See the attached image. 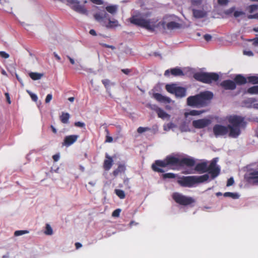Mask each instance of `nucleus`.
Returning a JSON list of instances; mask_svg holds the SVG:
<instances>
[{"label": "nucleus", "mask_w": 258, "mask_h": 258, "mask_svg": "<svg viewBox=\"0 0 258 258\" xmlns=\"http://www.w3.org/2000/svg\"><path fill=\"white\" fill-rule=\"evenodd\" d=\"M196 161L191 158H183L179 159L173 156H167L164 160H156L152 165L153 171L158 173H163L165 170L163 168L168 167L173 169V167L185 165L187 167H192L195 165Z\"/></svg>", "instance_id": "nucleus-1"}, {"label": "nucleus", "mask_w": 258, "mask_h": 258, "mask_svg": "<svg viewBox=\"0 0 258 258\" xmlns=\"http://www.w3.org/2000/svg\"><path fill=\"white\" fill-rule=\"evenodd\" d=\"M158 20L155 18L146 20L138 15L133 16L130 18L131 23L136 25L144 28L150 32L155 31V29L160 26L164 29L167 28L168 30H173L179 28L181 25L174 21H171L166 24L165 21L158 22Z\"/></svg>", "instance_id": "nucleus-2"}, {"label": "nucleus", "mask_w": 258, "mask_h": 258, "mask_svg": "<svg viewBox=\"0 0 258 258\" xmlns=\"http://www.w3.org/2000/svg\"><path fill=\"white\" fill-rule=\"evenodd\" d=\"M213 94L210 91L201 92L195 96L187 98V105L189 106L202 107L208 105L209 101L213 98Z\"/></svg>", "instance_id": "nucleus-3"}, {"label": "nucleus", "mask_w": 258, "mask_h": 258, "mask_svg": "<svg viewBox=\"0 0 258 258\" xmlns=\"http://www.w3.org/2000/svg\"><path fill=\"white\" fill-rule=\"evenodd\" d=\"M217 161L214 159L208 166L206 162H203L197 164L195 167V170L199 173H204L208 172L211 174L212 179L217 177L220 173V168L217 165Z\"/></svg>", "instance_id": "nucleus-4"}, {"label": "nucleus", "mask_w": 258, "mask_h": 258, "mask_svg": "<svg viewBox=\"0 0 258 258\" xmlns=\"http://www.w3.org/2000/svg\"><path fill=\"white\" fill-rule=\"evenodd\" d=\"M228 121L230 124L228 125L230 127L229 137L237 138L241 133L240 127L246 125L244 118L236 115H230L228 117Z\"/></svg>", "instance_id": "nucleus-5"}, {"label": "nucleus", "mask_w": 258, "mask_h": 258, "mask_svg": "<svg viewBox=\"0 0 258 258\" xmlns=\"http://www.w3.org/2000/svg\"><path fill=\"white\" fill-rule=\"evenodd\" d=\"M193 77L197 81L208 84L216 82L219 79V75L216 73L197 72Z\"/></svg>", "instance_id": "nucleus-6"}, {"label": "nucleus", "mask_w": 258, "mask_h": 258, "mask_svg": "<svg viewBox=\"0 0 258 258\" xmlns=\"http://www.w3.org/2000/svg\"><path fill=\"white\" fill-rule=\"evenodd\" d=\"M98 22L107 28H112L118 26V21H111L109 15L104 10H100L98 12Z\"/></svg>", "instance_id": "nucleus-7"}, {"label": "nucleus", "mask_w": 258, "mask_h": 258, "mask_svg": "<svg viewBox=\"0 0 258 258\" xmlns=\"http://www.w3.org/2000/svg\"><path fill=\"white\" fill-rule=\"evenodd\" d=\"M172 198L175 203L184 206H191L196 202L193 198L186 196L177 192L173 193Z\"/></svg>", "instance_id": "nucleus-8"}, {"label": "nucleus", "mask_w": 258, "mask_h": 258, "mask_svg": "<svg viewBox=\"0 0 258 258\" xmlns=\"http://www.w3.org/2000/svg\"><path fill=\"white\" fill-rule=\"evenodd\" d=\"M165 89L167 92L174 94L177 97L182 98L186 95V89L177 86L175 84H167Z\"/></svg>", "instance_id": "nucleus-9"}, {"label": "nucleus", "mask_w": 258, "mask_h": 258, "mask_svg": "<svg viewBox=\"0 0 258 258\" xmlns=\"http://www.w3.org/2000/svg\"><path fill=\"white\" fill-rule=\"evenodd\" d=\"M213 132L216 137H226L229 136L230 127L228 125L225 126L222 124H215L213 128Z\"/></svg>", "instance_id": "nucleus-10"}, {"label": "nucleus", "mask_w": 258, "mask_h": 258, "mask_svg": "<svg viewBox=\"0 0 258 258\" xmlns=\"http://www.w3.org/2000/svg\"><path fill=\"white\" fill-rule=\"evenodd\" d=\"M177 182L182 187H191L195 185L193 175L179 177Z\"/></svg>", "instance_id": "nucleus-11"}, {"label": "nucleus", "mask_w": 258, "mask_h": 258, "mask_svg": "<svg viewBox=\"0 0 258 258\" xmlns=\"http://www.w3.org/2000/svg\"><path fill=\"white\" fill-rule=\"evenodd\" d=\"M212 122V120L208 118H202L194 120L192 122L193 126L196 128H203Z\"/></svg>", "instance_id": "nucleus-12"}, {"label": "nucleus", "mask_w": 258, "mask_h": 258, "mask_svg": "<svg viewBox=\"0 0 258 258\" xmlns=\"http://www.w3.org/2000/svg\"><path fill=\"white\" fill-rule=\"evenodd\" d=\"M220 86L225 90H234L236 88V85L234 81L226 80L222 81Z\"/></svg>", "instance_id": "nucleus-13"}, {"label": "nucleus", "mask_w": 258, "mask_h": 258, "mask_svg": "<svg viewBox=\"0 0 258 258\" xmlns=\"http://www.w3.org/2000/svg\"><path fill=\"white\" fill-rule=\"evenodd\" d=\"M79 136L76 135L66 136L64 139L62 145L69 147L73 144L77 140Z\"/></svg>", "instance_id": "nucleus-14"}, {"label": "nucleus", "mask_w": 258, "mask_h": 258, "mask_svg": "<svg viewBox=\"0 0 258 258\" xmlns=\"http://www.w3.org/2000/svg\"><path fill=\"white\" fill-rule=\"evenodd\" d=\"M102 8V10H104L106 12L107 11L110 14L114 15L117 12L118 6L117 5H108L106 4H105ZM100 10H102L98 8V12Z\"/></svg>", "instance_id": "nucleus-15"}, {"label": "nucleus", "mask_w": 258, "mask_h": 258, "mask_svg": "<svg viewBox=\"0 0 258 258\" xmlns=\"http://www.w3.org/2000/svg\"><path fill=\"white\" fill-rule=\"evenodd\" d=\"M210 176L208 174H205L201 176L193 175L194 184L205 182L208 180Z\"/></svg>", "instance_id": "nucleus-16"}, {"label": "nucleus", "mask_w": 258, "mask_h": 258, "mask_svg": "<svg viewBox=\"0 0 258 258\" xmlns=\"http://www.w3.org/2000/svg\"><path fill=\"white\" fill-rule=\"evenodd\" d=\"M171 73V75L174 76H183L184 73L183 71L178 68H175L170 70H167L165 71L164 75L167 76H168L169 73Z\"/></svg>", "instance_id": "nucleus-17"}, {"label": "nucleus", "mask_w": 258, "mask_h": 258, "mask_svg": "<svg viewBox=\"0 0 258 258\" xmlns=\"http://www.w3.org/2000/svg\"><path fill=\"white\" fill-rule=\"evenodd\" d=\"M153 97L158 101L163 103H169L171 102V99L168 97L164 96L161 94L158 93H154Z\"/></svg>", "instance_id": "nucleus-18"}, {"label": "nucleus", "mask_w": 258, "mask_h": 258, "mask_svg": "<svg viewBox=\"0 0 258 258\" xmlns=\"http://www.w3.org/2000/svg\"><path fill=\"white\" fill-rule=\"evenodd\" d=\"M247 181L253 184L258 183V171L255 170L249 173Z\"/></svg>", "instance_id": "nucleus-19"}, {"label": "nucleus", "mask_w": 258, "mask_h": 258, "mask_svg": "<svg viewBox=\"0 0 258 258\" xmlns=\"http://www.w3.org/2000/svg\"><path fill=\"white\" fill-rule=\"evenodd\" d=\"M233 81L235 83V84L238 85H244L247 83L246 78L240 74L237 75L234 78Z\"/></svg>", "instance_id": "nucleus-20"}, {"label": "nucleus", "mask_w": 258, "mask_h": 258, "mask_svg": "<svg viewBox=\"0 0 258 258\" xmlns=\"http://www.w3.org/2000/svg\"><path fill=\"white\" fill-rule=\"evenodd\" d=\"M194 17L197 19L203 18L206 16L207 12L203 10H192Z\"/></svg>", "instance_id": "nucleus-21"}, {"label": "nucleus", "mask_w": 258, "mask_h": 258, "mask_svg": "<svg viewBox=\"0 0 258 258\" xmlns=\"http://www.w3.org/2000/svg\"><path fill=\"white\" fill-rule=\"evenodd\" d=\"M155 111L157 113L158 117L160 118L165 119L169 117V114H168L164 110L159 107H157Z\"/></svg>", "instance_id": "nucleus-22"}, {"label": "nucleus", "mask_w": 258, "mask_h": 258, "mask_svg": "<svg viewBox=\"0 0 258 258\" xmlns=\"http://www.w3.org/2000/svg\"><path fill=\"white\" fill-rule=\"evenodd\" d=\"M126 170V167L124 164H119L117 169L114 170L113 172V175L116 176L119 173L124 172Z\"/></svg>", "instance_id": "nucleus-23"}, {"label": "nucleus", "mask_w": 258, "mask_h": 258, "mask_svg": "<svg viewBox=\"0 0 258 258\" xmlns=\"http://www.w3.org/2000/svg\"><path fill=\"white\" fill-rule=\"evenodd\" d=\"M204 112H205V110H191L189 112H185L184 115L185 117H187L188 115L196 116L200 115Z\"/></svg>", "instance_id": "nucleus-24"}, {"label": "nucleus", "mask_w": 258, "mask_h": 258, "mask_svg": "<svg viewBox=\"0 0 258 258\" xmlns=\"http://www.w3.org/2000/svg\"><path fill=\"white\" fill-rule=\"evenodd\" d=\"M29 76L33 80H38L43 77V74L31 72L29 74Z\"/></svg>", "instance_id": "nucleus-25"}, {"label": "nucleus", "mask_w": 258, "mask_h": 258, "mask_svg": "<svg viewBox=\"0 0 258 258\" xmlns=\"http://www.w3.org/2000/svg\"><path fill=\"white\" fill-rule=\"evenodd\" d=\"M113 160L111 157H109L108 159L105 160L104 162V168L106 170H109L112 165Z\"/></svg>", "instance_id": "nucleus-26"}, {"label": "nucleus", "mask_w": 258, "mask_h": 258, "mask_svg": "<svg viewBox=\"0 0 258 258\" xmlns=\"http://www.w3.org/2000/svg\"><path fill=\"white\" fill-rule=\"evenodd\" d=\"M70 118V114L68 113H62L60 116L61 121L63 123H67Z\"/></svg>", "instance_id": "nucleus-27"}, {"label": "nucleus", "mask_w": 258, "mask_h": 258, "mask_svg": "<svg viewBox=\"0 0 258 258\" xmlns=\"http://www.w3.org/2000/svg\"><path fill=\"white\" fill-rule=\"evenodd\" d=\"M85 71H86L88 74V77L89 79L90 80V83L92 87L93 86V79L91 78V77L92 75L95 76V73L94 71H92V70L91 69H84Z\"/></svg>", "instance_id": "nucleus-28"}, {"label": "nucleus", "mask_w": 258, "mask_h": 258, "mask_svg": "<svg viewBox=\"0 0 258 258\" xmlns=\"http://www.w3.org/2000/svg\"><path fill=\"white\" fill-rule=\"evenodd\" d=\"M45 235H52L53 233V230L51 226L49 224H46L45 225V229L44 231Z\"/></svg>", "instance_id": "nucleus-29"}, {"label": "nucleus", "mask_w": 258, "mask_h": 258, "mask_svg": "<svg viewBox=\"0 0 258 258\" xmlns=\"http://www.w3.org/2000/svg\"><path fill=\"white\" fill-rule=\"evenodd\" d=\"M114 192L120 199H123L125 197L124 191L121 189H116Z\"/></svg>", "instance_id": "nucleus-30"}, {"label": "nucleus", "mask_w": 258, "mask_h": 258, "mask_svg": "<svg viewBox=\"0 0 258 258\" xmlns=\"http://www.w3.org/2000/svg\"><path fill=\"white\" fill-rule=\"evenodd\" d=\"M247 92L250 94H258V86H254L249 88Z\"/></svg>", "instance_id": "nucleus-31"}, {"label": "nucleus", "mask_w": 258, "mask_h": 258, "mask_svg": "<svg viewBox=\"0 0 258 258\" xmlns=\"http://www.w3.org/2000/svg\"><path fill=\"white\" fill-rule=\"evenodd\" d=\"M224 196L225 197H230L233 199H236L239 198V195L237 193H233L231 192H226L224 194Z\"/></svg>", "instance_id": "nucleus-32"}, {"label": "nucleus", "mask_w": 258, "mask_h": 258, "mask_svg": "<svg viewBox=\"0 0 258 258\" xmlns=\"http://www.w3.org/2000/svg\"><path fill=\"white\" fill-rule=\"evenodd\" d=\"M248 82L253 84H258V75L249 76L247 78Z\"/></svg>", "instance_id": "nucleus-33"}, {"label": "nucleus", "mask_w": 258, "mask_h": 258, "mask_svg": "<svg viewBox=\"0 0 258 258\" xmlns=\"http://www.w3.org/2000/svg\"><path fill=\"white\" fill-rule=\"evenodd\" d=\"M102 82L105 87L108 90L109 88V87L111 85H114V83H111L109 80L108 79H104L102 81Z\"/></svg>", "instance_id": "nucleus-34"}, {"label": "nucleus", "mask_w": 258, "mask_h": 258, "mask_svg": "<svg viewBox=\"0 0 258 258\" xmlns=\"http://www.w3.org/2000/svg\"><path fill=\"white\" fill-rule=\"evenodd\" d=\"M105 132L106 133L105 142L106 143H111L113 141V138L110 136L109 131L107 128H105Z\"/></svg>", "instance_id": "nucleus-35"}, {"label": "nucleus", "mask_w": 258, "mask_h": 258, "mask_svg": "<svg viewBox=\"0 0 258 258\" xmlns=\"http://www.w3.org/2000/svg\"><path fill=\"white\" fill-rule=\"evenodd\" d=\"M248 10L249 13H252L254 11L258 10V5H251L249 6Z\"/></svg>", "instance_id": "nucleus-36"}, {"label": "nucleus", "mask_w": 258, "mask_h": 258, "mask_svg": "<svg viewBox=\"0 0 258 258\" xmlns=\"http://www.w3.org/2000/svg\"><path fill=\"white\" fill-rule=\"evenodd\" d=\"M151 130V128L149 127H142L140 126L137 129V132L139 134H142L145 132L149 131Z\"/></svg>", "instance_id": "nucleus-37"}, {"label": "nucleus", "mask_w": 258, "mask_h": 258, "mask_svg": "<svg viewBox=\"0 0 258 258\" xmlns=\"http://www.w3.org/2000/svg\"><path fill=\"white\" fill-rule=\"evenodd\" d=\"M164 179L166 178H174L176 177V174L173 173H167L162 175Z\"/></svg>", "instance_id": "nucleus-38"}, {"label": "nucleus", "mask_w": 258, "mask_h": 258, "mask_svg": "<svg viewBox=\"0 0 258 258\" xmlns=\"http://www.w3.org/2000/svg\"><path fill=\"white\" fill-rule=\"evenodd\" d=\"M95 185V182H89L87 185H86L87 189L90 192L92 191H94L95 190L92 189L93 187H94Z\"/></svg>", "instance_id": "nucleus-39"}, {"label": "nucleus", "mask_w": 258, "mask_h": 258, "mask_svg": "<svg viewBox=\"0 0 258 258\" xmlns=\"http://www.w3.org/2000/svg\"><path fill=\"white\" fill-rule=\"evenodd\" d=\"M29 232L27 230H17L15 232L14 235L16 236L22 235L28 233Z\"/></svg>", "instance_id": "nucleus-40"}, {"label": "nucleus", "mask_w": 258, "mask_h": 258, "mask_svg": "<svg viewBox=\"0 0 258 258\" xmlns=\"http://www.w3.org/2000/svg\"><path fill=\"white\" fill-rule=\"evenodd\" d=\"M27 92L30 96V97L33 101L36 102L37 100L38 97H37V96L35 94L32 93L29 90H27Z\"/></svg>", "instance_id": "nucleus-41"}, {"label": "nucleus", "mask_w": 258, "mask_h": 258, "mask_svg": "<svg viewBox=\"0 0 258 258\" xmlns=\"http://www.w3.org/2000/svg\"><path fill=\"white\" fill-rule=\"evenodd\" d=\"M235 9V8L234 7H231L230 9L226 10L224 12V14L227 15H230L231 14H232L233 12H234Z\"/></svg>", "instance_id": "nucleus-42"}, {"label": "nucleus", "mask_w": 258, "mask_h": 258, "mask_svg": "<svg viewBox=\"0 0 258 258\" xmlns=\"http://www.w3.org/2000/svg\"><path fill=\"white\" fill-rule=\"evenodd\" d=\"M121 210L119 209H116L112 213V216L114 217H118L119 216Z\"/></svg>", "instance_id": "nucleus-43"}, {"label": "nucleus", "mask_w": 258, "mask_h": 258, "mask_svg": "<svg viewBox=\"0 0 258 258\" xmlns=\"http://www.w3.org/2000/svg\"><path fill=\"white\" fill-rule=\"evenodd\" d=\"M244 14H245V13L242 11H235L234 12L233 15H234V17L237 18L241 16L244 15Z\"/></svg>", "instance_id": "nucleus-44"}, {"label": "nucleus", "mask_w": 258, "mask_h": 258, "mask_svg": "<svg viewBox=\"0 0 258 258\" xmlns=\"http://www.w3.org/2000/svg\"><path fill=\"white\" fill-rule=\"evenodd\" d=\"M75 125L77 127L83 128L85 126V124L83 122L78 121L75 123Z\"/></svg>", "instance_id": "nucleus-45"}, {"label": "nucleus", "mask_w": 258, "mask_h": 258, "mask_svg": "<svg viewBox=\"0 0 258 258\" xmlns=\"http://www.w3.org/2000/svg\"><path fill=\"white\" fill-rule=\"evenodd\" d=\"M0 56L2 57L5 58H8L10 56V55L8 53L6 52L5 51H0Z\"/></svg>", "instance_id": "nucleus-46"}, {"label": "nucleus", "mask_w": 258, "mask_h": 258, "mask_svg": "<svg viewBox=\"0 0 258 258\" xmlns=\"http://www.w3.org/2000/svg\"><path fill=\"white\" fill-rule=\"evenodd\" d=\"M234 182V179L232 177H230V178H229L227 180V186H231L233 184Z\"/></svg>", "instance_id": "nucleus-47"}, {"label": "nucleus", "mask_w": 258, "mask_h": 258, "mask_svg": "<svg viewBox=\"0 0 258 258\" xmlns=\"http://www.w3.org/2000/svg\"><path fill=\"white\" fill-rule=\"evenodd\" d=\"M228 0H218V3L222 6H226L228 4Z\"/></svg>", "instance_id": "nucleus-48"}, {"label": "nucleus", "mask_w": 258, "mask_h": 258, "mask_svg": "<svg viewBox=\"0 0 258 258\" xmlns=\"http://www.w3.org/2000/svg\"><path fill=\"white\" fill-rule=\"evenodd\" d=\"M52 98V95L51 94H49L46 96V97L45 100V102L46 103H48L50 102Z\"/></svg>", "instance_id": "nucleus-49"}, {"label": "nucleus", "mask_w": 258, "mask_h": 258, "mask_svg": "<svg viewBox=\"0 0 258 258\" xmlns=\"http://www.w3.org/2000/svg\"><path fill=\"white\" fill-rule=\"evenodd\" d=\"M247 17L249 19H255L258 20V13L253 15H249Z\"/></svg>", "instance_id": "nucleus-50"}, {"label": "nucleus", "mask_w": 258, "mask_h": 258, "mask_svg": "<svg viewBox=\"0 0 258 258\" xmlns=\"http://www.w3.org/2000/svg\"><path fill=\"white\" fill-rule=\"evenodd\" d=\"M121 72L125 75H128L132 72V70L129 69H123L121 70Z\"/></svg>", "instance_id": "nucleus-51"}, {"label": "nucleus", "mask_w": 258, "mask_h": 258, "mask_svg": "<svg viewBox=\"0 0 258 258\" xmlns=\"http://www.w3.org/2000/svg\"><path fill=\"white\" fill-rule=\"evenodd\" d=\"M191 3L193 5H199L202 3L201 0H192Z\"/></svg>", "instance_id": "nucleus-52"}, {"label": "nucleus", "mask_w": 258, "mask_h": 258, "mask_svg": "<svg viewBox=\"0 0 258 258\" xmlns=\"http://www.w3.org/2000/svg\"><path fill=\"white\" fill-rule=\"evenodd\" d=\"M204 39L207 41H209L211 40L212 39V36L210 34H205L204 36Z\"/></svg>", "instance_id": "nucleus-53"}, {"label": "nucleus", "mask_w": 258, "mask_h": 258, "mask_svg": "<svg viewBox=\"0 0 258 258\" xmlns=\"http://www.w3.org/2000/svg\"><path fill=\"white\" fill-rule=\"evenodd\" d=\"M101 45H102V46L105 47H107V48H110L112 49H115V47L113 46V45H108V44H100Z\"/></svg>", "instance_id": "nucleus-54"}, {"label": "nucleus", "mask_w": 258, "mask_h": 258, "mask_svg": "<svg viewBox=\"0 0 258 258\" xmlns=\"http://www.w3.org/2000/svg\"><path fill=\"white\" fill-rule=\"evenodd\" d=\"M5 96L6 97V99H7V101L8 103L9 104H11V101L9 93H5Z\"/></svg>", "instance_id": "nucleus-55"}, {"label": "nucleus", "mask_w": 258, "mask_h": 258, "mask_svg": "<svg viewBox=\"0 0 258 258\" xmlns=\"http://www.w3.org/2000/svg\"><path fill=\"white\" fill-rule=\"evenodd\" d=\"M243 53L248 56H252L253 55V53L251 51H244Z\"/></svg>", "instance_id": "nucleus-56"}, {"label": "nucleus", "mask_w": 258, "mask_h": 258, "mask_svg": "<svg viewBox=\"0 0 258 258\" xmlns=\"http://www.w3.org/2000/svg\"><path fill=\"white\" fill-rule=\"evenodd\" d=\"M52 158L54 161H57L59 159V155L58 154H55L53 156Z\"/></svg>", "instance_id": "nucleus-57"}, {"label": "nucleus", "mask_w": 258, "mask_h": 258, "mask_svg": "<svg viewBox=\"0 0 258 258\" xmlns=\"http://www.w3.org/2000/svg\"><path fill=\"white\" fill-rule=\"evenodd\" d=\"M67 58L69 59L70 62L72 64H75V60L73 58H72V57H71L70 56H67Z\"/></svg>", "instance_id": "nucleus-58"}, {"label": "nucleus", "mask_w": 258, "mask_h": 258, "mask_svg": "<svg viewBox=\"0 0 258 258\" xmlns=\"http://www.w3.org/2000/svg\"><path fill=\"white\" fill-rule=\"evenodd\" d=\"M16 77L17 79L19 81V82L21 84L22 86H23V83L22 79L19 77V76L16 74Z\"/></svg>", "instance_id": "nucleus-59"}, {"label": "nucleus", "mask_w": 258, "mask_h": 258, "mask_svg": "<svg viewBox=\"0 0 258 258\" xmlns=\"http://www.w3.org/2000/svg\"><path fill=\"white\" fill-rule=\"evenodd\" d=\"M89 33L93 36L96 35V32L95 30H94V29L90 30L89 31Z\"/></svg>", "instance_id": "nucleus-60"}, {"label": "nucleus", "mask_w": 258, "mask_h": 258, "mask_svg": "<svg viewBox=\"0 0 258 258\" xmlns=\"http://www.w3.org/2000/svg\"><path fill=\"white\" fill-rule=\"evenodd\" d=\"M75 246L77 249H79V248L81 247L82 246V245L81 243L79 242H76L75 243Z\"/></svg>", "instance_id": "nucleus-61"}, {"label": "nucleus", "mask_w": 258, "mask_h": 258, "mask_svg": "<svg viewBox=\"0 0 258 258\" xmlns=\"http://www.w3.org/2000/svg\"><path fill=\"white\" fill-rule=\"evenodd\" d=\"M53 55L54 56V57L57 59V60H58V61H59L60 60V57L58 55V54L56 53V52H53Z\"/></svg>", "instance_id": "nucleus-62"}, {"label": "nucleus", "mask_w": 258, "mask_h": 258, "mask_svg": "<svg viewBox=\"0 0 258 258\" xmlns=\"http://www.w3.org/2000/svg\"><path fill=\"white\" fill-rule=\"evenodd\" d=\"M21 25H22V26H23L25 29H27V27L29 26V25L26 24H25V23H24V22H23V23H21Z\"/></svg>", "instance_id": "nucleus-63"}, {"label": "nucleus", "mask_w": 258, "mask_h": 258, "mask_svg": "<svg viewBox=\"0 0 258 258\" xmlns=\"http://www.w3.org/2000/svg\"><path fill=\"white\" fill-rule=\"evenodd\" d=\"M51 129H52V132H53L54 133H55H55H56V132H57V131H56V128H55L53 126L51 125Z\"/></svg>", "instance_id": "nucleus-64"}]
</instances>
